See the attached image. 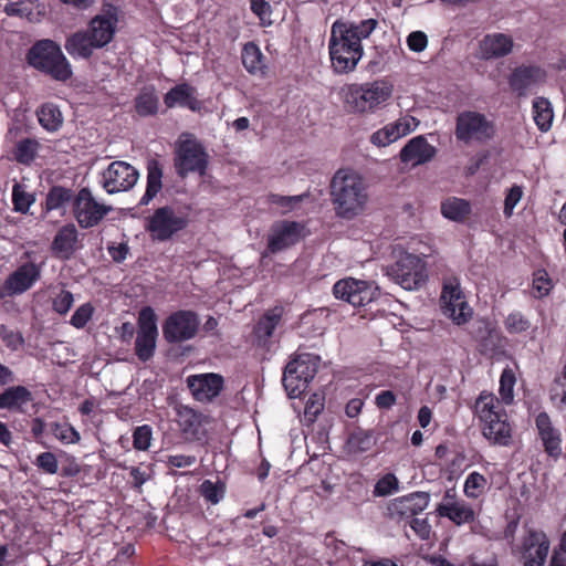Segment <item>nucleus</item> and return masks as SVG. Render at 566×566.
I'll use <instances>...</instances> for the list:
<instances>
[{
    "label": "nucleus",
    "mask_w": 566,
    "mask_h": 566,
    "mask_svg": "<svg viewBox=\"0 0 566 566\" xmlns=\"http://www.w3.org/2000/svg\"><path fill=\"white\" fill-rule=\"evenodd\" d=\"M164 103L168 108L175 106L187 107L190 111L199 109L196 97V88L188 83H180L171 87L164 96Z\"/></svg>",
    "instance_id": "29"
},
{
    "label": "nucleus",
    "mask_w": 566,
    "mask_h": 566,
    "mask_svg": "<svg viewBox=\"0 0 566 566\" xmlns=\"http://www.w3.org/2000/svg\"><path fill=\"white\" fill-rule=\"evenodd\" d=\"M157 315L153 307L145 306L138 313L134 348L135 355L140 361L146 363L154 357L157 345Z\"/></svg>",
    "instance_id": "11"
},
{
    "label": "nucleus",
    "mask_w": 566,
    "mask_h": 566,
    "mask_svg": "<svg viewBox=\"0 0 566 566\" xmlns=\"http://www.w3.org/2000/svg\"><path fill=\"white\" fill-rule=\"evenodd\" d=\"M332 65L336 73L354 71L363 56V45L332 25L328 42Z\"/></svg>",
    "instance_id": "9"
},
{
    "label": "nucleus",
    "mask_w": 566,
    "mask_h": 566,
    "mask_svg": "<svg viewBox=\"0 0 566 566\" xmlns=\"http://www.w3.org/2000/svg\"><path fill=\"white\" fill-rule=\"evenodd\" d=\"M319 357L310 353L295 355L285 365V392L290 399L301 397L315 377Z\"/></svg>",
    "instance_id": "8"
},
{
    "label": "nucleus",
    "mask_w": 566,
    "mask_h": 566,
    "mask_svg": "<svg viewBox=\"0 0 566 566\" xmlns=\"http://www.w3.org/2000/svg\"><path fill=\"white\" fill-rule=\"evenodd\" d=\"M44 262L32 261L21 263L4 280L0 287V298L21 295L31 290L42 276Z\"/></svg>",
    "instance_id": "14"
},
{
    "label": "nucleus",
    "mask_w": 566,
    "mask_h": 566,
    "mask_svg": "<svg viewBox=\"0 0 566 566\" xmlns=\"http://www.w3.org/2000/svg\"><path fill=\"white\" fill-rule=\"evenodd\" d=\"M516 384L515 373L512 368L506 367L503 369L500 377L499 394L501 396V403L510 405L514 399V386Z\"/></svg>",
    "instance_id": "43"
},
{
    "label": "nucleus",
    "mask_w": 566,
    "mask_h": 566,
    "mask_svg": "<svg viewBox=\"0 0 566 566\" xmlns=\"http://www.w3.org/2000/svg\"><path fill=\"white\" fill-rule=\"evenodd\" d=\"M36 116L40 125L46 132H56L63 124V115L60 108L53 103L42 104L36 111Z\"/></svg>",
    "instance_id": "36"
},
{
    "label": "nucleus",
    "mask_w": 566,
    "mask_h": 566,
    "mask_svg": "<svg viewBox=\"0 0 566 566\" xmlns=\"http://www.w3.org/2000/svg\"><path fill=\"white\" fill-rule=\"evenodd\" d=\"M399 489V481L397 476L392 473H387L384 476H381L374 488V495L375 496H387L392 494L394 492L398 491Z\"/></svg>",
    "instance_id": "54"
},
{
    "label": "nucleus",
    "mask_w": 566,
    "mask_h": 566,
    "mask_svg": "<svg viewBox=\"0 0 566 566\" xmlns=\"http://www.w3.org/2000/svg\"><path fill=\"white\" fill-rule=\"evenodd\" d=\"M546 71L534 64L520 65L509 76L510 88L520 97L527 96L533 87L546 82Z\"/></svg>",
    "instance_id": "21"
},
{
    "label": "nucleus",
    "mask_w": 566,
    "mask_h": 566,
    "mask_svg": "<svg viewBox=\"0 0 566 566\" xmlns=\"http://www.w3.org/2000/svg\"><path fill=\"white\" fill-rule=\"evenodd\" d=\"M241 59L242 64L250 73H255L262 69V53L252 42L243 46Z\"/></svg>",
    "instance_id": "46"
},
{
    "label": "nucleus",
    "mask_w": 566,
    "mask_h": 566,
    "mask_svg": "<svg viewBox=\"0 0 566 566\" xmlns=\"http://www.w3.org/2000/svg\"><path fill=\"white\" fill-rule=\"evenodd\" d=\"M523 197V188L518 185H513L504 199V208L503 213L506 218H511L513 216L514 208L521 201Z\"/></svg>",
    "instance_id": "58"
},
{
    "label": "nucleus",
    "mask_w": 566,
    "mask_h": 566,
    "mask_svg": "<svg viewBox=\"0 0 566 566\" xmlns=\"http://www.w3.org/2000/svg\"><path fill=\"white\" fill-rule=\"evenodd\" d=\"M251 11L258 15L262 25L272 24L271 20V4L265 0H251L250 1Z\"/></svg>",
    "instance_id": "60"
},
{
    "label": "nucleus",
    "mask_w": 566,
    "mask_h": 566,
    "mask_svg": "<svg viewBox=\"0 0 566 566\" xmlns=\"http://www.w3.org/2000/svg\"><path fill=\"white\" fill-rule=\"evenodd\" d=\"M0 338L6 347L12 352L20 349L24 344L22 334L4 324H0Z\"/></svg>",
    "instance_id": "53"
},
{
    "label": "nucleus",
    "mask_w": 566,
    "mask_h": 566,
    "mask_svg": "<svg viewBox=\"0 0 566 566\" xmlns=\"http://www.w3.org/2000/svg\"><path fill=\"white\" fill-rule=\"evenodd\" d=\"M504 327L510 334H522L530 329V319L520 311L511 312L504 319Z\"/></svg>",
    "instance_id": "51"
},
{
    "label": "nucleus",
    "mask_w": 566,
    "mask_h": 566,
    "mask_svg": "<svg viewBox=\"0 0 566 566\" xmlns=\"http://www.w3.org/2000/svg\"><path fill=\"white\" fill-rule=\"evenodd\" d=\"M283 315V308L274 310L263 314L253 328V335L259 346L268 347L269 339L272 337L274 329L280 324Z\"/></svg>",
    "instance_id": "32"
},
{
    "label": "nucleus",
    "mask_w": 566,
    "mask_h": 566,
    "mask_svg": "<svg viewBox=\"0 0 566 566\" xmlns=\"http://www.w3.org/2000/svg\"><path fill=\"white\" fill-rule=\"evenodd\" d=\"M35 465L48 474H55L59 471V462L54 453L46 451L36 457Z\"/></svg>",
    "instance_id": "59"
},
{
    "label": "nucleus",
    "mask_w": 566,
    "mask_h": 566,
    "mask_svg": "<svg viewBox=\"0 0 566 566\" xmlns=\"http://www.w3.org/2000/svg\"><path fill=\"white\" fill-rule=\"evenodd\" d=\"M29 66L57 82H67L73 77L72 64L60 44L52 39L35 41L25 54Z\"/></svg>",
    "instance_id": "4"
},
{
    "label": "nucleus",
    "mask_w": 566,
    "mask_h": 566,
    "mask_svg": "<svg viewBox=\"0 0 566 566\" xmlns=\"http://www.w3.org/2000/svg\"><path fill=\"white\" fill-rule=\"evenodd\" d=\"M187 385L197 401L210 402L222 391L224 379L214 373L191 375L187 378Z\"/></svg>",
    "instance_id": "22"
},
{
    "label": "nucleus",
    "mask_w": 566,
    "mask_h": 566,
    "mask_svg": "<svg viewBox=\"0 0 566 566\" xmlns=\"http://www.w3.org/2000/svg\"><path fill=\"white\" fill-rule=\"evenodd\" d=\"M407 45L410 51L422 52L428 45V36L422 31H413L407 36Z\"/></svg>",
    "instance_id": "61"
},
{
    "label": "nucleus",
    "mask_w": 566,
    "mask_h": 566,
    "mask_svg": "<svg viewBox=\"0 0 566 566\" xmlns=\"http://www.w3.org/2000/svg\"><path fill=\"white\" fill-rule=\"evenodd\" d=\"M343 92L344 105L349 113L373 112L391 95V88L379 82L350 84Z\"/></svg>",
    "instance_id": "7"
},
{
    "label": "nucleus",
    "mask_w": 566,
    "mask_h": 566,
    "mask_svg": "<svg viewBox=\"0 0 566 566\" xmlns=\"http://www.w3.org/2000/svg\"><path fill=\"white\" fill-rule=\"evenodd\" d=\"M329 193L336 217L344 220L360 216L369 200L364 178L350 169H338L334 174Z\"/></svg>",
    "instance_id": "2"
},
{
    "label": "nucleus",
    "mask_w": 566,
    "mask_h": 566,
    "mask_svg": "<svg viewBox=\"0 0 566 566\" xmlns=\"http://www.w3.org/2000/svg\"><path fill=\"white\" fill-rule=\"evenodd\" d=\"M429 500V494L420 491L396 497L387 503L385 516L398 524L408 523L427 509Z\"/></svg>",
    "instance_id": "17"
},
{
    "label": "nucleus",
    "mask_w": 566,
    "mask_h": 566,
    "mask_svg": "<svg viewBox=\"0 0 566 566\" xmlns=\"http://www.w3.org/2000/svg\"><path fill=\"white\" fill-rule=\"evenodd\" d=\"M377 443L376 432L356 427L348 433L345 448L350 454H360L370 451Z\"/></svg>",
    "instance_id": "33"
},
{
    "label": "nucleus",
    "mask_w": 566,
    "mask_h": 566,
    "mask_svg": "<svg viewBox=\"0 0 566 566\" xmlns=\"http://www.w3.org/2000/svg\"><path fill=\"white\" fill-rule=\"evenodd\" d=\"M470 334L484 349H492L494 347L492 339L496 333L488 321H476L472 325Z\"/></svg>",
    "instance_id": "41"
},
{
    "label": "nucleus",
    "mask_w": 566,
    "mask_h": 566,
    "mask_svg": "<svg viewBox=\"0 0 566 566\" xmlns=\"http://www.w3.org/2000/svg\"><path fill=\"white\" fill-rule=\"evenodd\" d=\"M388 274L402 289L408 291L417 290L427 280L426 263L421 258L406 253L389 268Z\"/></svg>",
    "instance_id": "12"
},
{
    "label": "nucleus",
    "mask_w": 566,
    "mask_h": 566,
    "mask_svg": "<svg viewBox=\"0 0 566 566\" xmlns=\"http://www.w3.org/2000/svg\"><path fill=\"white\" fill-rule=\"evenodd\" d=\"M207 167L208 154L201 144L190 139L178 144L175 157V168L178 176L186 177L189 172L203 176Z\"/></svg>",
    "instance_id": "15"
},
{
    "label": "nucleus",
    "mask_w": 566,
    "mask_h": 566,
    "mask_svg": "<svg viewBox=\"0 0 566 566\" xmlns=\"http://www.w3.org/2000/svg\"><path fill=\"white\" fill-rule=\"evenodd\" d=\"M440 301L443 314L454 324L464 325L472 317L473 311L467 302L459 283L444 284Z\"/></svg>",
    "instance_id": "18"
},
{
    "label": "nucleus",
    "mask_w": 566,
    "mask_h": 566,
    "mask_svg": "<svg viewBox=\"0 0 566 566\" xmlns=\"http://www.w3.org/2000/svg\"><path fill=\"white\" fill-rule=\"evenodd\" d=\"M333 24L336 31L340 30V32L361 44V41L369 38L377 28L378 21L376 19H366L358 23L336 21Z\"/></svg>",
    "instance_id": "34"
},
{
    "label": "nucleus",
    "mask_w": 566,
    "mask_h": 566,
    "mask_svg": "<svg viewBox=\"0 0 566 566\" xmlns=\"http://www.w3.org/2000/svg\"><path fill=\"white\" fill-rule=\"evenodd\" d=\"M94 314V307L91 303H84L76 308L71 317V325L75 328H83L90 322Z\"/></svg>",
    "instance_id": "57"
},
{
    "label": "nucleus",
    "mask_w": 566,
    "mask_h": 566,
    "mask_svg": "<svg viewBox=\"0 0 566 566\" xmlns=\"http://www.w3.org/2000/svg\"><path fill=\"white\" fill-rule=\"evenodd\" d=\"M535 426L538 437L543 443L544 451L551 458L557 460L563 452V439L559 429L554 427L552 419L546 411H542L536 416Z\"/></svg>",
    "instance_id": "24"
},
{
    "label": "nucleus",
    "mask_w": 566,
    "mask_h": 566,
    "mask_svg": "<svg viewBox=\"0 0 566 566\" xmlns=\"http://www.w3.org/2000/svg\"><path fill=\"white\" fill-rule=\"evenodd\" d=\"M40 143L34 138H22L18 140L12 149V156L19 164L29 166L38 156Z\"/></svg>",
    "instance_id": "38"
},
{
    "label": "nucleus",
    "mask_w": 566,
    "mask_h": 566,
    "mask_svg": "<svg viewBox=\"0 0 566 566\" xmlns=\"http://www.w3.org/2000/svg\"><path fill=\"white\" fill-rule=\"evenodd\" d=\"M333 294L354 307L369 306L380 297V291L374 282L354 277L337 281L333 286Z\"/></svg>",
    "instance_id": "10"
},
{
    "label": "nucleus",
    "mask_w": 566,
    "mask_h": 566,
    "mask_svg": "<svg viewBox=\"0 0 566 566\" xmlns=\"http://www.w3.org/2000/svg\"><path fill=\"white\" fill-rule=\"evenodd\" d=\"M473 413L480 421L483 437L491 444H511L513 428L505 408L494 394L481 391L475 399Z\"/></svg>",
    "instance_id": "3"
},
{
    "label": "nucleus",
    "mask_w": 566,
    "mask_h": 566,
    "mask_svg": "<svg viewBox=\"0 0 566 566\" xmlns=\"http://www.w3.org/2000/svg\"><path fill=\"white\" fill-rule=\"evenodd\" d=\"M153 439V429L148 424L138 426L133 432V447L139 451L149 449Z\"/></svg>",
    "instance_id": "55"
},
{
    "label": "nucleus",
    "mask_w": 566,
    "mask_h": 566,
    "mask_svg": "<svg viewBox=\"0 0 566 566\" xmlns=\"http://www.w3.org/2000/svg\"><path fill=\"white\" fill-rule=\"evenodd\" d=\"M139 178L138 170L126 161L116 160L108 165L102 174V185L107 193H116L132 189Z\"/></svg>",
    "instance_id": "20"
},
{
    "label": "nucleus",
    "mask_w": 566,
    "mask_h": 566,
    "mask_svg": "<svg viewBox=\"0 0 566 566\" xmlns=\"http://www.w3.org/2000/svg\"><path fill=\"white\" fill-rule=\"evenodd\" d=\"M111 211V207L96 201L91 190L81 188L73 199V214L82 229L97 226Z\"/></svg>",
    "instance_id": "16"
},
{
    "label": "nucleus",
    "mask_w": 566,
    "mask_h": 566,
    "mask_svg": "<svg viewBox=\"0 0 566 566\" xmlns=\"http://www.w3.org/2000/svg\"><path fill=\"white\" fill-rule=\"evenodd\" d=\"M74 303L73 294L67 290H61L52 297V308L60 315H65Z\"/></svg>",
    "instance_id": "56"
},
{
    "label": "nucleus",
    "mask_w": 566,
    "mask_h": 566,
    "mask_svg": "<svg viewBox=\"0 0 566 566\" xmlns=\"http://www.w3.org/2000/svg\"><path fill=\"white\" fill-rule=\"evenodd\" d=\"M517 552L523 566H544L549 552V539L543 531L530 528Z\"/></svg>",
    "instance_id": "19"
},
{
    "label": "nucleus",
    "mask_w": 566,
    "mask_h": 566,
    "mask_svg": "<svg viewBox=\"0 0 566 566\" xmlns=\"http://www.w3.org/2000/svg\"><path fill=\"white\" fill-rule=\"evenodd\" d=\"M266 250L271 253L283 250V223H275L274 233L269 239Z\"/></svg>",
    "instance_id": "63"
},
{
    "label": "nucleus",
    "mask_w": 566,
    "mask_h": 566,
    "mask_svg": "<svg viewBox=\"0 0 566 566\" xmlns=\"http://www.w3.org/2000/svg\"><path fill=\"white\" fill-rule=\"evenodd\" d=\"M80 248L78 231L73 223H67L55 233L50 251L55 259L69 261Z\"/></svg>",
    "instance_id": "23"
},
{
    "label": "nucleus",
    "mask_w": 566,
    "mask_h": 566,
    "mask_svg": "<svg viewBox=\"0 0 566 566\" xmlns=\"http://www.w3.org/2000/svg\"><path fill=\"white\" fill-rule=\"evenodd\" d=\"M50 428L52 434L62 443H77L81 439L78 431L67 422H52Z\"/></svg>",
    "instance_id": "47"
},
{
    "label": "nucleus",
    "mask_w": 566,
    "mask_h": 566,
    "mask_svg": "<svg viewBox=\"0 0 566 566\" xmlns=\"http://www.w3.org/2000/svg\"><path fill=\"white\" fill-rule=\"evenodd\" d=\"M303 203H313V198L310 192H304L298 196H285V213L300 209Z\"/></svg>",
    "instance_id": "62"
},
{
    "label": "nucleus",
    "mask_w": 566,
    "mask_h": 566,
    "mask_svg": "<svg viewBox=\"0 0 566 566\" xmlns=\"http://www.w3.org/2000/svg\"><path fill=\"white\" fill-rule=\"evenodd\" d=\"M533 115L537 128L545 133L552 127L554 113L551 102L545 97H536L533 101Z\"/></svg>",
    "instance_id": "39"
},
{
    "label": "nucleus",
    "mask_w": 566,
    "mask_h": 566,
    "mask_svg": "<svg viewBox=\"0 0 566 566\" xmlns=\"http://www.w3.org/2000/svg\"><path fill=\"white\" fill-rule=\"evenodd\" d=\"M3 12L8 17L25 18L28 21H34L33 1L32 0H20L15 2H9L4 6Z\"/></svg>",
    "instance_id": "48"
},
{
    "label": "nucleus",
    "mask_w": 566,
    "mask_h": 566,
    "mask_svg": "<svg viewBox=\"0 0 566 566\" xmlns=\"http://www.w3.org/2000/svg\"><path fill=\"white\" fill-rule=\"evenodd\" d=\"M454 136L464 146L486 145L495 138L496 125L481 112L462 111L455 117Z\"/></svg>",
    "instance_id": "5"
},
{
    "label": "nucleus",
    "mask_w": 566,
    "mask_h": 566,
    "mask_svg": "<svg viewBox=\"0 0 566 566\" xmlns=\"http://www.w3.org/2000/svg\"><path fill=\"white\" fill-rule=\"evenodd\" d=\"M200 319L196 312L179 310L163 323V336L169 344H180L196 337Z\"/></svg>",
    "instance_id": "13"
},
{
    "label": "nucleus",
    "mask_w": 566,
    "mask_h": 566,
    "mask_svg": "<svg viewBox=\"0 0 566 566\" xmlns=\"http://www.w3.org/2000/svg\"><path fill=\"white\" fill-rule=\"evenodd\" d=\"M147 181L146 190L139 200V206H148L150 201L163 189L164 167L157 159H149L147 161Z\"/></svg>",
    "instance_id": "31"
},
{
    "label": "nucleus",
    "mask_w": 566,
    "mask_h": 566,
    "mask_svg": "<svg viewBox=\"0 0 566 566\" xmlns=\"http://www.w3.org/2000/svg\"><path fill=\"white\" fill-rule=\"evenodd\" d=\"M399 128V124L386 125L384 128L378 129L371 135L370 142L379 147L387 146L397 140L401 135L406 134L405 130L401 133Z\"/></svg>",
    "instance_id": "45"
},
{
    "label": "nucleus",
    "mask_w": 566,
    "mask_h": 566,
    "mask_svg": "<svg viewBox=\"0 0 566 566\" xmlns=\"http://www.w3.org/2000/svg\"><path fill=\"white\" fill-rule=\"evenodd\" d=\"M441 213L449 220L463 222L471 213V205L465 199L448 198L441 203Z\"/></svg>",
    "instance_id": "35"
},
{
    "label": "nucleus",
    "mask_w": 566,
    "mask_h": 566,
    "mask_svg": "<svg viewBox=\"0 0 566 566\" xmlns=\"http://www.w3.org/2000/svg\"><path fill=\"white\" fill-rule=\"evenodd\" d=\"M200 495L211 504H218L224 496L226 484L222 481L205 480L199 485Z\"/></svg>",
    "instance_id": "44"
},
{
    "label": "nucleus",
    "mask_w": 566,
    "mask_h": 566,
    "mask_svg": "<svg viewBox=\"0 0 566 566\" xmlns=\"http://www.w3.org/2000/svg\"><path fill=\"white\" fill-rule=\"evenodd\" d=\"M512 36L504 33H491L483 36L479 43L481 57L492 60L506 56L513 50Z\"/></svg>",
    "instance_id": "28"
},
{
    "label": "nucleus",
    "mask_w": 566,
    "mask_h": 566,
    "mask_svg": "<svg viewBox=\"0 0 566 566\" xmlns=\"http://www.w3.org/2000/svg\"><path fill=\"white\" fill-rule=\"evenodd\" d=\"M33 401L32 391L23 385L6 386L0 392V410L24 412Z\"/></svg>",
    "instance_id": "26"
},
{
    "label": "nucleus",
    "mask_w": 566,
    "mask_h": 566,
    "mask_svg": "<svg viewBox=\"0 0 566 566\" xmlns=\"http://www.w3.org/2000/svg\"><path fill=\"white\" fill-rule=\"evenodd\" d=\"M437 149L428 143L424 136H416L411 138L400 150V160L402 163H412L422 165L434 158Z\"/></svg>",
    "instance_id": "27"
},
{
    "label": "nucleus",
    "mask_w": 566,
    "mask_h": 566,
    "mask_svg": "<svg viewBox=\"0 0 566 566\" xmlns=\"http://www.w3.org/2000/svg\"><path fill=\"white\" fill-rule=\"evenodd\" d=\"M549 395L551 400L556 403L558 409L566 408V363L563 366L560 375L554 379Z\"/></svg>",
    "instance_id": "49"
},
{
    "label": "nucleus",
    "mask_w": 566,
    "mask_h": 566,
    "mask_svg": "<svg viewBox=\"0 0 566 566\" xmlns=\"http://www.w3.org/2000/svg\"><path fill=\"white\" fill-rule=\"evenodd\" d=\"M305 392L298 397V401H293L291 403V407L296 412L297 417L302 422L310 426L312 424L317 416L323 411L324 409V396L314 392L308 396L307 400L304 402Z\"/></svg>",
    "instance_id": "30"
},
{
    "label": "nucleus",
    "mask_w": 566,
    "mask_h": 566,
    "mask_svg": "<svg viewBox=\"0 0 566 566\" xmlns=\"http://www.w3.org/2000/svg\"><path fill=\"white\" fill-rule=\"evenodd\" d=\"M158 106L159 98L154 87H144L135 98V111L142 117L156 115Z\"/></svg>",
    "instance_id": "37"
},
{
    "label": "nucleus",
    "mask_w": 566,
    "mask_h": 566,
    "mask_svg": "<svg viewBox=\"0 0 566 566\" xmlns=\"http://www.w3.org/2000/svg\"><path fill=\"white\" fill-rule=\"evenodd\" d=\"M197 458L191 454H170L167 457V464L172 468H188L196 463Z\"/></svg>",
    "instance_id": "64"
},
{
    "label": "nucleus",
    "mask_w": 566,
    "mask_h": 566,
    "mask_svg": "<svg viewBox=\"0 0 566 566\" xmlns=\"http://www.w3.org/2000/svg\"><path fill=\"white\" fill-rule=\"evenodd\" d=\"M436 511L439 516L449 518L458 526L472 523L475 520L472 506L464 501H458L450 490L446 492L443 501L437 506Z\"/></svg>",
    "instance_id": "25"
},
{
    "label": "nucleus",
    "mask_w": 566,
    "mask_h": 566,
    "mask_svg": "<svg viewBox=\"0 0 566 566\" xmlns=\"http://www.w3.org/2000/svg\"><path fill=\"white\" fill-rule=\"evenodd\" d=\"M117 24V8L107 6V9L90 20L85 30L70 34L64 48L74 60H90L95 50L104 49L114 40Z\"/></svg>",
    "instance_id": "1"
},
{
    "label": "nucleus",
    "mask_w": 566,
    "mask_h": 566,
    "mask_svg": "<svg viewBox=\"0 0 566 566\" xmlns=\"http://www.w3.org/2000/svg\"><path fill=\"white\" fill-rule=\"evenodd\" d=\"M189 217L172 206L158 207L145 218L144 229L153 241L166 242L187 229Z\"/></svg>",
    "instance_id": "6"
},
{
    "label": "nucleus",
    "mask_w": 566,
    "mask_h": 566,
    "mask_svg": "<svg viewBox=\"0 0 566 566\" xmlns=\"http://www.w3.org/2000/svg\"><path fill=\"white\" fill-rule=\"evenodd\" d=\"M486 478L479 472H471L464 482V493L469 499H478L485 490Z\"/></svg>",
    "instance_id": "50"
},
{
    "label": "nucleus",
    "mask_w": 566,
    "mask_h": 566,
    "mask_svg": "<svg viewBox=\"0 0 566 566\" xmlns=\"http://www.w3.org/2000/svg\"><path fill=\"white\" fill-rule=\"evenodd\" d=\"M74 197L72 189L52 186L46 193L44 209L53 211L64 208Z\"/></svg>",
    "instance_id": "40"
},
{
    "label": "nucleus",
    "mask_w": 566,
    "mask_h": 566,
    "mask_svg": "<svg viewBox=\"0 0 566 566\" xmlns=\"http://www.w3.org/2000/svg\"><path fill=\"white\" fill-rule=\"evenodd\" d=\"M35 201V195L25 191V187L20 182H14L12 187V205L15 212L25 214Z\"/></svg>",
    "instance_id": "42"
},
{
    "label": "nucleus",
    "mask_w": 566,
    "mask_h": 566,
    "mask_svg": "<svg viewBox=\"0 0 566 566\" xmlns=\"http://www.w3.org/2000/svg\"><path fill=\"white\" fill-rule=\"evenodd\" d=\"M532 289L535 297L538 298H543L551 293L553 283L545 270H538L534 273Z\"/></svg>",
    "instance_id": "52"
}]
</instances>
